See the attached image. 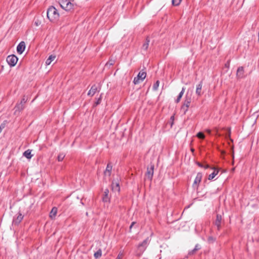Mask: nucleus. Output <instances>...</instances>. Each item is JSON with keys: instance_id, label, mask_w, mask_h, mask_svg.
I'll return each mask as SVG.
<instances>
[{"instance_id": "nucleus-1", "label": "nucleus", "mask_w": 259, "mask_h": 259, "mask_svg": "<svg viewBox=\"0 0 259 259\" xmlns=\"http://www.w3.org/2000/svg\"><path fill=\"white\" fill-rule=\"evenodd\" d=\"M47 17L50 21L56 22L59 18L58 10L54 7H50L47 11Z\"/></svg>"}, {"instance_id": "nucleus-2", "label": "nucleus", "mask_w": 259, "mask_h": 259, "mask_svg": "<svg viewBox=\"0 0 259 259\" xmlns=\"http://www.w3.org/2000/svg\"><path fill=\"white\" fill-rule=\"evenodd\" d=\"M73 0H58L61 7L66 11H70L73 9Z\"/></svg>"}, {"instance_id": "nucleus-3", "label": "nucleus", "mask_w": 259, "mask_h": 259, "mask_svg": "<svg viewBox=\"0 0 259 259\" xmlns=\"http://www.w3.org/2000/svg\"><path fill=\"white\" fill-rule=\"evenodd\" d=\"M191 95L192 94L189 95L188 93H187L185 96V100L183 105L182 106V110H183L184 113H186V112L188 111V108L190 105V103L192 101Z\"/></svg>"}, {"instance_id": "nucleus-4", "label": "nucleus", "mask_w": 259, "mask_h": 259, "mask_svg": "<svg viewBox=\"0 0 259 259\" xmlns=\"http://www.w3.org/2000/svg\"><path fill=\"white\" fill-rule=\"evenodd\" d=\"M146 77V72L143 71H141L138 73L137 77L134 78V83L135 84H139L143 81Z\"/></svg>"}, {"instance_id": "nucleus-5", "label": "nucleus", "mask_w": 259, "mask_h": 259, "mask_svg": "<svg viewBox=\"0 0 259 259\" xmlns=\"http://www.w3.org/2000/svg\"><path fill=\"white\" fill-rule=\"evenodd\" d=\"M18 60V59L17 57L14 55H9L7 58V62L11 67L15 66Z\"/></svg>"}, {"instance_id": "nucleus-6", "label": "nucleus", "mask_w": 259, "mask_h": 259, "mask_svg": "<svg viewBox=\"0 0 259 259\" xmlns=\"http://www.w3.org/2000/svg\"><path fill=\"white\" fill-rule=\"evenodd\" d=\"M154 165L153 164H151L150 168H147V172L146 174V177L147 179L150 180H152L153 177L154 173Z\"/></svg>"}, {"instance_id": "nucleus-7", "label": "nucleus", "mask_w": 259, "mask_h": 259, "mask_svg": "<svg viewBox=\"0 0 259 259\" xmlns=\"http://www.w3.org/2000/svg\"><path fill=\"white\" fill-rule=\"evenodd\" d=\"M26 100L24 98H23L20 103L17 105H16L15 107V111L14 112L15 114L17 113V112L19 113L21 111H22L24 108V104L25 103Z\"/></svg>"}, {"instance_id": "nucleus-8", "label": "nucleus", "mask_w": 259, "mask_h": 259, "mask_svg": "<svg viewBox=\"0 0 259 259\" xmlns=\"http://www.w3.org/2000/svg\"><path fill=\"white\" fill-rule=\"evenodd\" d=\"M25 49V43L24 41H21L17 47V51L19 54H21Z\"/></svg>"}, {"instance_id": "nucleus-9", "label": "nucleus", "mask_w": 259, "mask_h": 259, "mask_svg": "<svg viewBox=\"0 0 259 259\" xmlns=\"http://www.w3.org/2000/svg\"><path fill=\"white\" fill-rule=\"evenodd\" d=\"M202 178V175L201 173H198L193 183V186H198V185L200 183Z\"/></svg>"}, {"instance_id": "nucleus-10", "label": "nucleus", "mask_w": 259, "mask_h": 259, "mask_svg": "<svg viewBox=\"0 0 259 259\" xmlns=\"http://www.w3.org/2000/svg\"><path fill=\"white\" fill-rule=\"evenodd\" d=\"M222 221V216L219 214H217V218L214 222V224L217 226L218 230H220L221 228V224Z\"/></svg>"}, {"instance_id": "nucleus-11", "label": "nucleus", "mask_w": 259, "mask_h": 259, "mask_svg": "<svg viewBox=\"0 0 259 259\" xmlns=\"http://www.w3.org/2000/svg\"><path fill=\"white\" fill-rule=\"evenodd\" d=\"M237 76L238 78H241L244 75V68L243 67H239L237 71Z\"/></svg>"}, {"instance_id": "nucleus-12", "label": "nucleus", "mask_w": 259, "mask_h": 259, "mask_svg": "<svg viewBox=\"0 0 259 259\" xmlns=\"http://www.w3.org/2000/svg\"><path fill=\"white\" fill-rule=\"evenodd\" d=\"M112 169V165L110 164H108L106 170L104 171V175L105 176H110L111 175Z\"/></svg>"}, {"instance_id": "nucleus-13", "label": "nucleus", "mask_w": 259, "mask_h": 259, "mask_svg": "<svg viewBox=\"0 0 259 259\" xmlns=\"http://www.w3.org/2000/svg\"><path fill=\"white\" fill-rule=\"evenodd\" d=\"M97 91V88L95 85H94L92 87L91 89L89 91L88 95L89 96H93L95 95Z\"/></svg>"}, {"instance_id": "nucleus-14", "label": "nucleus", "mask_w": 259, "mask_h": 259, "mask_svg": "<svg viewBox=\"0 0 259 259\" xmlns=\"http://www.w3.org/2000/svg\"><path fill=\"white\" fill-rule=\"evenodd\" d=\"M202 87V82H200L196 86V93L199 96H200L201 95V94H201Z\"/></svg>"}, {"instance_id": "nucleus-15", "label": "nucleus", "mask_w": 259, "mask_h": 259, "mask_svg": "<svg viewBox=\"0 0 259 259\" xmlns=\"http://www.w3.org/2000/svg\"><path fill=\"white\" fill-rule=\"evenodd\" d=\"M57 213V208L56 207H54L52 209V210L50 213V217L52 219H54L55 218Z\"/></svg>"}, {"instance_id": "nucleus-16", "label": "nucleus", "mask_w": 259, "mask_h": 259, "mask_svg": "<svg viewBox=\"0 0 259 259\" xmlns=\"http://www.w3.org/2000/svg\"><path fill=\"white\" fill-rule=\"evenodd\" d=\"M149 42L150 39L148 37H147L146 41L143 44L142 47V49L145 51H147L149 47Z\"/></svg>"}, {"instance_id": "nucleus-17", "label": "nucleus", "mask_w": 259, "mask_h": 259, "mask_svg": "<svg viewBox=\"0 0 259 259\" xmlns=\"http://www.w3.org/2000/svg\"><path fill=\"white\" fill-rule=\"evenodd\" d=\"M55 59H56V56H55V55L50 56L48 58V59H47V60H46V64L47 65H50L51 63H52V62L54 60H55Z\"/></svg>"}, {"instance_id": "nucleus-18", "label": "nucleus", "mask_w": 259, "mask_h": 259, "mask_svg": "<svg viewBox=\"0 0 259 259\" xmlns=\"http://www.w3.org/2000/svg\"><path fill=\"white\" fill-rule=\"evenodd\" d=\"M219 173V170L214 169L213 171L208 176V179L209 180H212Z\"/></svg>"}, {"instance_id": "nucleus-19", "label": "nucleus", "mask_w": 259, "mask_h": 259, "mask_svg": "<svg viewBox=\"0 0 259 259\" xmlns=\"http://www.w3.org/2000/svg\"><path fill=\"white\" fill-rule=\"evenodd\" d=\"M23 155L27 159H30L32 157L31 150L28 149L23 153Z\"/></svg>"}, {"instance_id": "nucleus-20", "label": "nucleus", "mask_w": 259, "mask_h": 259, "mask_svg": "<svg viewBox=\"0 0 259 259\" xmlns=\"http://www.w3.org/2000/svg\"><path fill=\"white\" fill-rule=\"evenodd\" d=\"M112 190L115 192H119L120 190V188L119 186V184L117 183H112Z\"/></svg>"}, {"instance_id": "nucleus-21", "label": "nucleus", "mask_w": 259, "mask_h": 259, "mask_svg": "<svg viewBox=\"0 0 259 259\" xmlns=\"http://www.w3.org/2000/svg\"><path fill=\"white\" fill-rule=\"evenodd\" d=\"M185 88H183L181 92L180 93V94H179V96H178V98H177V99L176 100V102L177 103H179L180 101L182 96L184 95V93L185 92Z\"/></svg>"}, {"instance_id": "nucleus-22", "label": "nucleus", "mask_w": 259, "mask_h": 259, "mask_svg": "<svg viewBox=\"0 0 259 259\" xmlns=\"http://www.w3.org/2000/svg\"><path fill=\"white\" fill-rule=\"evenodd\" d=\"M185 88H183L181 92L180 93V94H179V96H178V98H177V99L176 100V102L177 103H179L180 101L182 96L184 95V93L185 92Z\"/></svg>"}, {"instance_id": "nucleus-23", "label": "nucleus", "mask_w": 259, "mask_h": 259, "mask_svg": "<svg viewBox=\"0 0 259 259\" xmlns=\"http://www.w3.org/2000/svg\"><path fill=\"white\" fill-rule=\"evenodd\" d=\"M23 218V215L21 213H19L18 215L17 218L14 221L15 223L19 224L20 223Z\"/></svg>"}, {"instance_id": "nucleus-24", "label": "nucleus", "mask_w": 259, "mask_h": 259, "mask_svg": "<svg viewBox=\"0 0 259 259\" xmlns=\"http://www.w3.org/2000/svg\"><path fill=\"white\" fill-rule=\"evenodd\" d=\"M94 257L96 258H100L101 255H102V250L101 249H99L97 252H96L95 253H94Z\"/></svg>"}, {"instance_id": "nucleus-25", "label": "nucleus", "mask_w": 259, "mask_h": 259, "mask_svg": "<svg viewBox=\"0 0 259 259\" xmlns=\"http://www.w3.org/2000/svg\"><path fill=\"white\" fill-rule=\"evenodd\" d=\"M108 193H109L108 190L106 189L104 192L105 196L103 198V201H108L109 200Z\"/></svg>"}, {"instance_id": "nucleus-26", "label": "nucleus", "mask_w": 259, "mask_h": 259, "mask_svg": "<svg viewBox=\"0 0 259 259\" xmlns=\"http://www.w3.org/2000/svg\"><path fill=\"white\" fill-rule=\"evenodd\" d=\"M182 0H172V4L174 6H179Z\"/></svg>"}, {"instance_id": "nucleus-27", "label": "nucleus", "mask_w": 259, "mask_h": 259, "mask_svg": "<svg viewBox=\"0 0 259 259\" xmlns=\"http://www.w3.org/2000/svg\"><path fill=\"white\" fill-rule=\"evenodd\" d=\"M147 242H148V239H146L138 245V247L140 248L142 246H144V247L146 246V245L147 244Z\"/></svg>"}, {"instance_id": "nucleus-28", "label": "nucleus", "mask_w": 259, "mask_h": 259, "mask_svg": "<svg viewBox=\"0 0 259 259\" xmlns=\"http://www.w3.org/2000/svg\"><path fill=\"white\" fill-rule=\"evenodd\" d=\"M159 81L157 80L154 84H153V89L154 90V91H156L157 90L158 87H159Z\"/></svg>"}, {"instance_id": "nucleus-29", "label": "nucleus", "mask_w": 259, "mask_h": 259, "mask_svg": "<svg viewBox=\"0 0 259 259\" xmlns=\"http://www.w3.org/2000/svg\"><path fill=\"white\" fill-rule=\"evenodd\" d=\"M65 154L64 153H60L58 156V160L59 161H61L63 160L65 157Z\"/></svg>"}, {"instance_id": "nucleus-30", "label": "nucleus", "mask_w": 259, "mask_h": 259, "mask_svg": "<svg viewBox=\"0 0 259 259\" xmlns=\"http://www.w3.org/2000/svg\"><path fill=\"white\" fill-rule=\"evenodd\" d=\"M200 249V247H199V245H196L195 246V248H194L193 250H192L191 251H190V252H189V254H193V253H195L197 250H198V249Z\"/></svg>"}, {"instance_id": "nucleus-31", "label": "nucleus", "mask_w": 259, "mask_h": 259, "mask_svg": "<svg viewBox=\"0 0 259 259\" xmlns=\"http://www.w3.org/2000/svg\"><path fill=\"white\" fill-rule=\"evenodd\" d=\"M197 137L198 138L201 139H203L205 138V136H204V134L203 133H202V132H199L197 134Z\"/></svg>"}, {"instance_id": "nucleus-32", "label": "nucleus", "mask_w": 259, "mask_h": 259, "mask_svg": "<svg viewBox=\"0 0 259 259\" xmlns=\"http://www.w3.org/2000/svg\"><path fill=\"white\" fill-rule=\"evenodd\" d=\"M123 255H124L123 253L120 252L118 254L116 259H122L123 256Z\"/></svg>"}, {"instance_id": "nucleus-33", "label": "nucleus", "mask_w": 259, "mask_h": 259, "mask_svg": "<svg viewBox=\"0 0 259 259\" xmlns=\"http://www.w3.org/2000/svg\"><path fill=\"white\" fill-rule=\"evenodd\" d=\"M5 123H3L0 125V134L2 133L3 130L5 127Z\"/></svg>"}, {"instance_id": "nucleus-34", "label": "nucleus", "mask_w": 259, "mask_h": 259, "mask_svg": "<svg viewBox=\"0 0 259 259\" xmlns=\"http://www.w3.org/2000/svg\"><path fill=\"white\" fill-rule=\"evenodd\" d=\"M34 24L35 25V26H38L40 25L41 24V21H39V20H36L35 22H34Z\"/></svg>"}, {"instance_id": "nucleus-35", "label": "nucleus", "mask_w": 259, "mask_h": 259, "mask_svg": "<svg viewBox=\"0 0 259 259\" xmlns=\"http://www.w3.org/2000/svg\"><path fill=\"white\" fill-rule=\"evenodd\" d=\"M101 98H102V97L101 96L98 99V100L97 101V102L96 103V105H98V104H99L101 103Z\"/></svg>"}, {"instance_id": "nucleus-36", "label": "nucleus", "mask_w": 259, "mask_h": 259, "mask_svg": "<svg viewBox=\"0 0 259 259\" xmlns=\"http://www.w3.org/2000/svg\"><path fill=\"white\" fill-rule=\"evenodd\" d=\"M232 158H233V159H234V150H233V146L232 147Z\"/></svg>"}, {"instance_id": "nucleus-37", "label": "nucleus", "mask_w": 259, "mask_h": 259, "mask_svg": "<svg viewBox=\"0 0 259 259\" xmlns=\"http://www.w3.org/2000/svg\"><path fill=\"white\" fill-rule=\"evenodd\" d=\"M134 224H135V222H133V223H132V224L131 225L130 227V229H132V228L133 227V226L134 225Z\"/></svg>"}, {"instance_id": "nucleus-38", "label": "nucleus", "mask_w": 259, "mask_h": 259, "mask_svg": "<svg viewBox=\"0 0 259 259\" xmlns=\"http://www.w3.org/2000/svg\"><path fill=\"white\" fill-rule=\"evenodd\" d=\"M206 131L208 134H210L211 132V131L210 130H207Z\"/></svg>"}, {"instance_id": "nucleus-39", "label": "nucleus", "mask_w": 259, "mask_h": 259, "mask_svg": "<svg viewBox=\"0 0 259 259\" xmlns=\"http://www.w3.org/2000/svg\"><path fill=\"white\" fill-rule=\"evenodd\" d=\"M208 167H209V166H208V165H206L204 166V168H207Z\"/></svg>"}, {"instance_id": "nucleus-40", "label": "nucleus", "mask_w": 259, "mask_h": 259, "mask_svg": "<svg viewBox=\"0 0 259 259\" xmlns=\"http://www.w3.org/2000/svg\"><path fill=\"white\" fill-rule=\"evenodd\" d=\"M230 134H231V129L229 128V135H230Z\"/></svg>"}, {"instance_id": "nucleus-41", "label": "nucleus", "mask_w": 259, "mask_h": 259, "mask_svg": "<svg viewBox=\"0 0 259 259\" xmlns=\"http://www.w3.org/2000/svg\"><path fill=\"white\" fill-rule=\"evenodd\" d=\"M191 151H194V149H191Z\"/></svg>"}, {"instance_id": "nucleus-42", "label": "nucleus", "mask_w": 259, "mask_h": 259, "mask_svg": "<svg viewBox=\"0 0 259 259\" xmlns=\"http://www.w3.org/2000/svg\"><path fill=\"white\" fill-rule=\"evenodd\" d=\"M110 65H112V63H111V62H110Z\"/></svg>"}, {"instance_id": "nucleus-43", "label": "nucleus", "mask_w": 259, "mask_h": 259, "mask_svg": "<svg viewBox=\"0 0 259 259\" xmlns=\"http://www.w3.org/2000/svg\"><path fill=\"white\" fill-rule=\"evenodd\" d=\"M110 65H112V63H111V62H110Z\"/></svg>"}]
</instances>
